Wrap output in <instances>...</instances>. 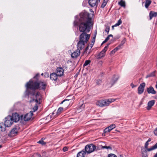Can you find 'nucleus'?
Returning <instances> with one entry per match:
<instances>
[{
    "instance_id": "f257e3e1",
    "label": "nucleus",
    "mask_w": 157,
    "mask_h": 157,
    "mask_svg": "<svg viewBox=\"0 0 157 157\" xmlns=\"http://www.w3.org/2000/svg\"><path fill=\"white\" fill-rule=\"evenodd\" d=\"M80 18L78 21L75 20L74 22V25L77 26L79 25V30L81 32L83 33L80 36V40L81 36H82V38L85 40L87 37H88L87 40V42L89 39L90 35L89 34H86L84 32L86 31L88 32L90 31V26L92 25L91 22V19L88 17V14L86 13H81L80 14Z\"/></svg>"
},
{
    "instance_id": "f03ea898",
    "label": "nucleus",
    "mask_w": 157,
    "mask_h": 157,
    "mask_svg": "<svg viewBox=\"0 0 157 157\" xmlns=\"http://www.w3.org/2000/svg\"><path fill=\"white\" fill-rule=\"evenodd\" d=\"M46 86L45 84L42 82H33L31 80H30L26 84V86L27 89H36L40 88L41 89H45Z\"/></svg>"
},
{
    "instance_id": "7ed1b4c3",
    "label": "nucleus",
    "mask_w": 157,
    "mask_h": 157,
    "mask_svg": "<svg viewBox=\"0 0 157 157\" xmlns=\"http://www.w3.org/2000/svg\"><path fill=\"white\" fill-rule=\"evenodd\" d=\"M83 35V34L81 36L80 40H79V41L78 43V49H79L80 50L82 49L83 48H84L85 44L87 43V40L88 39L89 37H87L86 38V39L85 40H83V39L82 38V36Z\"/></svg>"
},
{
    "instance_id": "20e7f679",
    "label": "nucleus",
    "mask_w": 157,
    "mask_h": 157,
    "mask_svg": "<svg viewBox=\"0 0 157 157\" xmlns=\"http://www.w3.org/2000/svg\"><path fill=\"white\" fill-rule=\"evenodd\" d=\"M19 128L15 127L13 128L8 134V136L10 137H13L16 136L18 133Z\"/></svg>"
},
{
    "instance_id": "39448f33",
    "label": "nucleus",
    "mask_w": 157,
    "mask_h": 157,
    "mask_svg": "<svg viewBox=\"0 0 157 157\" xmlns=\"http://www.w3.org/2000/svg\"><path fill=\"white\" fill-rule=\"evenodd\" d=\"M33 114V112L30 111L29 113L24 115H21V120H24L25 121H29L31 118Z\"/></svg>"
},
{
    "instance_id": "423d86ee",
    "label": "nucleus",
    "mask_w": 157,
    "mask_h": 157,
    "mask_svg": "<svg viewBox=\"0 0 157 157\" xmlns=\"http://www.w3.org/2000/svg\"><path fill=\"white\" fill-rule=\"evenodd\" d=\"M109 44L105 46L103 49L98 54L95 55V57L97 59H99L103 57L105 55V52L107 51Z\"/></svg>"
},
{
    "instance_id": "0eeeda50",
    "label": "nucleus",
    "mask_w": 157,
    "mask_h": 157,
    "mask_svg": "<svg viewBox=\"0 0 157 157\" xmlns=\"http://www.w3.org/2000/svg\"><path fill=\"white\" fill-rule=\"evenodd\" d=\"M96 148V146L93 144L86 145L85 147V150L87 153H90L94 151Z\"/></svg>"
},
{
    "instance_id": "6e6552de",
    "label": "nucleus",
    "mask_w": 157,
    "mask_h": 157,
    "mask_svg": "<svg viewBox=\"0 0 157 157\" xmlns=\"http://www.w3.org/2000/svg\"><path fill=\"white\" fill-rule=\"evenodd\" d=\"M13 122V121L11 118V116H9L6 118L4 123L7 127L10 126Z\"/></svg>"
},
{
    "instance_id": "1a4fd4ad",
    "label": "nucleus",
    "mask_w": 157,
    "mask_h": 157,
    "mask_svg": "<svg viewBox=\"0 0 157 157\" xmlns=\"http://www.w3.org/2000/svg\"><path fill=\"white\" fill-rule=\"evenodd\" d=\"M100 0H89V3L90 6L92 7H97Z\"/></svg>"
},
{
    "instance_id": "9d476101",
    "label": "nucleus",
    "mask_w": 157,
    "mask_h": 157,
    "mask_svg": "<svg viewBox=\"0 0 157 157\" xmlns=\"http://www.w3.org/2000/svg\"><path fill=\"white\" fill-rule=\"evenodd\" d=\"M148 142L147 141L146 142L144 146L145 149H146L148 151H151L153 150H155L157 148V143L153 146H152L150 148H148Z\"/></svg>"
},
{
    "instance_id": "9b49d317",
    "label": "nucleus",
    "mask_w": 157,
    "mask_h": 157,
    "mask_svg": "<svg viewBox=\"0 0 157 157\" xmlns=\"http://www.w3.org/2000/svg\"><path fill=\"white\" fill-rule=\"evenodd\" d=\"M35 98L33 99V101H35L37 104H40V100L41 96L40 93L39 92H37L35 95Z\"/></svg>"
},
{
    "instance_id": "f8f14e48",
    "label": "nucleus",
    "mask_w": 157,
    "mask_h": 157,
    "mask_svg": "<svg viewBox=\"0 0 157 157\" xmlns=\"http://www.w3.org/2000/svg\"><path fill=\"white\" fill-rule=\"evenodd\" d=\"M145 86V83L144 82H143L140 85L138 89V94H141L143 93Z\"/></svg>"
},
{
    "instance_id": "ddd939ff",
    "label": "nucleus",
    "mask_w": 157,
    "mask_h": 157,
    "mask_svg": "<svg viewBox=\"0 0 157 157\" xmlns=\"http://www.w3.org/2000/svg\"><path fill=\"white\" fill-rule=\"evenodd\" d=\"M115 101V99L113 98H109L108 99L103 100L104 106L109 105L110 103Z\"/></svg>"
},
{
    "instance_id": "4468645a",
    "label": "nucleus",
    "mask_w": 157,
    "mask_h": 157,
    "mask_svg": "<svg viewBox=\"0 0 157 157\" xmlns=\"http://www.w3.org/2000/svg\"><path fill=\"white\" fill-rule=\"evenodd\" d=\"M11 118H12L13 122L14 121L15 122H18L20 119L19 115L16 113L13 114L12 116H11Z\"/></svg>"
},
{
    "instance_id": "2eb2a0df",
    "label": "nucleus",
    "mask_w": 157,
    "mask_h": 157,
    "mask_svg": "<svg viewBox=\"0 0 157 157\" xmlns=\"http://www.w3.org/2000/svg\"><path fill=\"white\" fill-rule=\"evenodd\" d=\"M64 70L61 67L57 68L56 70V74L58 76H61L63 74Z\"/></svg>"
},
{
    "instance_id": "dca6fc26",
    "label": "nucleus",
    "mask_w": 157,
    "mask_h": 157,
    "mask_svg": "<svg viewBox=\"0 0 157 157\" xmlns=\"http://www.w3.org/2000/svg\"><path fill=\"white\" fill-rule=\"evenodd\" d=\"M80 50L78 49L71 54V57L73 58H76L80 55Z\"/></svg>"
},
{
    "instance_id": "f3484780",
    "label": "nucleus",
    "mask_w": 157,
    "mask_h": 157,
    "mask_svg": "<svg viewBox=\"0 0 157 157\" xmlns=\"http://www.w3.org/2000/svg\"><path fill=\"white\" fill-rule=\"evenodd\" d=\"M116 127L115 125L114 124H112L110 125L108 127L106 128L104 130V132L105 133H106L110 132L113 129L115 128Z\"/></svg>"
},
{
    "instance_id": "a211bd4d",
    "label": "nucleus",
    "mask_w": 157,
    "mask_h": 157,
    "mask_svg": "<svg viewBox=\"0 0 157 157\" xmlns=\"http://www.w3.org/2000/svg\"><path fill=\"white\" fill-rule=\"evenodd\" d=\"M155 102V100H152L149 101L147 103V110H150L152 107L154 105Z\"/></svg>"
},
{
    "instance_id": "6ab92c4d",
    "label": "nucleus",
    "mask_w": 157,
    "mask_h": 157,
    "mask_svg": "<svg viewBox=\"0 0 157 157\" xmlns=\"http://www.w3.org/2000/svg\"><path fill=\"white\" fill-rule=\"evenodd\" d=\"M8 134L7 135L5 132H1L0 133V139L2 140H5L8 136Z\"/></svg>"
},
{
    "instance_id": "aec40b11",
    "label": "nucleus",
    "mask_w": 157,
    "mask_h": 157,
    "mask_svg": "<svg viewBox=\"0 0 157 157\" xmlns=\"http://www.w3.org/2000/svg\"><path fill=\"white\" fill-rule=\"evenodd\" d=\"M147 91L148 94H156V91L154 90V88L151 86L147 88Z\"/></svg>"
},
{
    "instance_id": "412c9836",
    "label": "nucleus",
    "mask_w": 157,
    "mask_h": 157,
    "mask_svg": "<svg viewBox=\"0 0 157 157\" xmlns=\"http://www.w3.org/2000/svg\"><path fill=\"white\" fill-rule=\"evenodd\" d=\"M58 76L55 73H52L50 75V79L52 80L56 81Z\"/></svg>"
},
{
    "instance_id": "4be33fe9",
    "label": "nucleus",
    "mask_w": 157,
    "mask_h": 157,
    "mask_svg": "<svg viewBox=\"0 0 157 157\" xmlns=\"http://www.w3.org/2000/svg\"><path fill=\"white\" fill-rule=\"evenodd\" d=\"M141 150L142 157H147V151H148L143 147H142Z\"/></svg>"
},
{
    "instance_id": "5701e85b",
    "label": "nucleus",
    "mask_w": 157,
    "mask_h": 157,
    "mask_svg": "<svg viewBox=\"0 0 157 157\" xmlns=\"http://www.w3.org/2000/svg\"><path fill=\"white\" fill-rule=\"evenodd\" d=\"M6 127L5 124H4L3 123H0V130L2 132H5L6 130Z\"/></svg>"
},
{
    "instance_id": "b1692460",
    "label": "nucleus",
    "mask_w": 157,
    "mask_h": 157,
    "mask_svg": "<svg viewBox=\"0 0 157 157\" xmlns=\"http://www.w3.org/2000/svg\"><path fill=\"white\" fill-rule=\"evenodd\" d=\"M157 16V12L153 11H150L149 13L150 19L151 20L153 17H155Z\"/></svg>"
},
{
    "instance_id": "393cba45",
    "label": "nucleus",
    "mask_w": 157,
    "mask_h": 157,
    "mask_svg": "<svg viewBox=\"0 0 157 157\" xmlns=\"http://www.w3.org/2000/svg\"><path fill=\"white\" fill-rule=\"evenodd\" d=\"M86 155V152L82 151L78 153L77 155V157H84Z\"/></svg>"
},
{
    "instance_id": "a878e982",
    "label": "nucleus",
    "mask_w": 157,
    "mask_h": 157,
    "mask_svg": "<svg viewBox=\"0 0 157 157\" xmlns=\"http://www.w3.org/2000/svg\"><path fill=\"white\" fill-rule=\"evenodd\" d=\"M118 78V77L117 75H114L111 82V86L113 85L116 82Z\"/></svg>"
},
{
    "instance_id": "bb28decb",
    "label": "nucleus",
    "mask_w": 157,
    "mask_h": 157,
    "mask_svg": "<svg viewBox=\"0 0 157 157\" xmlns=\"http://www.w3.org/2000/svg\"><path fill=\"white\" fill-rule=\"evenodd\" d=\"M96 105L98 106L101 107L104 106L103 100H100L97 101L96 102Z\"/></svg>"
},
{
    "instance_id": "cd10ccee",
    "label": "nucleus",
    "mask_w": 157,
    "mask_h": 157,
    "mask_svg": "<svg viewBox=\"0 0 157 157\" xmlns=\"http://www.w3.org/2000/svg\"><path fill=\"white\" fill-rule=\"evenodd\" d=\"M151 1L150 0H145V7L147 9L149 6L151 4Z\"/></svg>"
},
{
    "instance_id": "c85d7f7f",
    "label": "nucleus",
    "mask_w": 157,
    "mask_h": 157,
    "mask_svg": "<svg viewBox=\"0 0 157 157\" xmlns=\"http://www.w3.org/2000/svg\"><path fill=\"white\" fill-rule=\"evenodd\" d=\"M156 72V71H155L152 72L151 73L148 74L147 75L146 78H147L149 77H154L155 76V73Z\"/></svg>"
},
{
    "instance_id": "c756f323",
    "label": "nucleus",
    "mask_w": 157,
    "mask_h": 157,
    "mask_svg": "<svg viewBox=\"0 0 157 157\" xmlns=\"http://www.w3.org/2000/svg\"><path fill=\"white\" fill-rule=\"evenodd\" d=\"M118 4L120 6L124 8L125 7V3L124 1L121 0L120 2H118Z\"/></svg>"
},
{
    "instance_id": "7c9ffc66",
    "label": "nucleus",
    "mask_w": 157,
    "mask_h": 157,
    "mask_svg": "<svg viewBox=\"0 0 157 157\" xmlns=\"http://www.w3.org/2000/svg\"><path fill=\"white\" fill-rule=\"evenodd\" d=\"M94 44L91 43V44H89L87 48H86L85 52L87 53L88 49H89L90 50L93 47Z\"/></svg>"
},
{
    "instance_id": "2f4dec72",
    "label": "nucleus",
    "mask_w": 157,
    "mask_h": 157,
    "mask_svg": "<svg viewBox=\"0 0 157 157\" xmlns=\"http://www.w3.org/2000/svg\"><path fill=\"white\" fill-rule=\"evenodd\" d=\"M121 48L120 47V46H118L117 47L115 48L113 50L111 51V53L112 54H114L118 50Z\"/></svg>"
},
{
    "instance_id": "473e14b6",
    "label": "nucleus",
    "mask_w": 157,
    "mask_h": 157,
    "mask_svg": "<svg viewBox=\"0 0 157 157\" xmlns=\"http://www.w3.org/2000/svg\"><path fill=\"white\" fill-rule=\"evenodd\" d=\"M108 1V0H104L102 3L101 6V7L104 8L106 5Z\"/></svg>"
},
{
    "instance_id": "72a5a7b5",
    "label": "nucleus",
    "mask_w": 157,
    "mask_h": 157,
    "mask_svg": "<svg viewBox=\"0 0 157 157\" xmlns=\"http://www.w3.org/2000/svg\"><path fill=\"white\" fill-rule=\"evenodd\" d=\"M110 37L113 38V36L112 34H110L106 37L105 40L102 43H106L107 41L109 39V37Z\"/></svg>"
},
{
    "instance_id": "f704fd0d",
    "label": "nucleus",
    "mask_w": 157,
    "mask_h": 157,
    "mask_svg": "<svg viewBox=\"0 0 157 157\" xmlns=\"http://www.w3.org/2000/svg\"><path fill=\"white\" fill-rule=\"evenodd\" d=\"M122 23V21L121 20L119 19L118 22L115 25V26L116 27L119 26Z\"/></svg>"
},
{
    "instance_id": "c9c22d12",
    "label": "nucleus",
    "mask_w": 157,
    "mask_h": 157,
    "mask_svg": "<svg viewBox=\"0 0 157 157\" xmlns=\"http://www.w3.org/2000/svg\"><path fill=\"white\" fill-rule=\"evenodd\" d=\"M63 109L62 107H60L59 108L57 111V114H59L60 113L63 111Z\"/></svg>"
},
{
    "instance_id": "e433bc0d",
    "label": "nucleus",
    "mask_w": 157,
    "mask_h": 157,
    "mask_svg": "<svg viewBox=\"0 0 157 157\" xmlns=\"http://www.w3.org/2000/svg\"><path fill=\"white\" fill-rule=\"evenodd\" d=\"M96 34H97V32H96L95 33L94 36V37L93 39L92 40V41H91L92 43H93V44H94V43L95 42V37H96Z\"/></svg>"
},
{
    "instance_id": "4c0bfd02",
    "label": "nucleus",
    "mask_w": 157,
    "mask_h": 157,
    "mask_svg": "<svg viewBox=\"0 0 157 157\" xmlns=\"http://www.w3.org/2000/svg\"><path fill=\"white\" fill-rule=\"evenodd\" d=\"M126 41V40L125 39H124L121 41V44L119 45V46H120V47L121 48V47L124 44Z\"/></svg>"
},
{
    "instance_id": "58836bf2",
    "label": "nucleus",
    "mask_w": 157,
    "mask_h": 157,
    "mask_svg": "<svg viewBox=\"0 0 157 157\" xmlns=\"http://www.w3.org/2000/svg\"><path fill=\"white\" fill-rule=\"evenodd\" d=\"M90 60H86L84 63L83 64L84 66H85L88 65V64H89L90 63Z\"/></svg>"
},
{
    "instance_id": "ea45409f",
    "label": "nucleus",
    "mask_w": 157,
    "mask_h": 157,
    "mask_svg": "<svg viewBox=\"0 0 157 157\" xmlns=\"http://www.w3.org/2000/svg\"><path fill=\"white\" fill-rule=\"evenodd\" d=\"M101 148L102 149L106 148L107 149H111V147L110 146H102Z\"/></svg>"
},
{
    "instance_id": "a19ab883",
    "label": "nucleus",
    "mask_w": 157,
    "mask_h": 157,
    "mask_svg": "<svg viewBox=\"0 0 157 157\" xmlns=\"http://www.w3.org/2000/svg\"><path fill=\"white\" fill-rule=\"evenodd\" d=\"M109 27L108 26L106 27L105 31L106 32H107V34L109 33Z\"/></svg>"
},
{
    "instance_id": "79ce46f5",
    "label": "nucleus",
    "mask_w": 157,
    "mask_h": 157,
    "mask_svg": "<svg viewBox=\"0 0 157 157\" xmlns=\"http://www.w3.org/2000/svg\"><path fill=\"white\" fill-rule=\"evenodd\" d=\"M108 157H117V156L114 154H111L108 155Z\"/></svg>"
},
{
    "instance_id": "37998d69",
    "label": "nucleus",
    "mask_w": 157,
    "mask_h": 157,
    "mask_svg": "<svg viewBox=\"0 0 157 157\" xmlns=\"http://www.w3.org/2000/svg\"><path fill=\"white\" fill-rule=\"evenodd\" d=\"M68 147H64L63 148V150L64 152L67 151L68 150Z\"/></svg>"
},
{
    "instance_id": "c03bdc74",
    "label": "nucleus",
    "mask_w": 157,
    "mask_h": 157,
    "mask_svg": "<svg viewBox=\"0 0 157 157\" xmlns=\"http://www.w3.org/2000/svg\"><path fill=\"white\" fill-rule=\"evenodd\" d=\"M38 143L42 145L45 144V143L43 140H40L38 142Z\"/></svg>"
},
{
    "instance_id": "a18cd8bd",
    "label": "nucleus",
    "mask_w": 157,
    "mask_h": 157,
    "mask_svg": "<svg viewBox=\"0 0 157 157\" xmlns=\"http://www.w3.org/2000/svg\"><path fill=\"white\" fill-rule=\"evenodd\" d=\"M85 107V105L84 104H82L80 106V109H83Z\"/></svg>"
},
{
    "instance_id": "49530a36",
    "label": "nucleus",
    "mask_w": 157,
    "mask_h": 157,
    "mask_svg": "<svg viewBox=\"0 0 157 157\" xmlns=\"http://www.w3.org/2000/svg\"><path fill=\"white\" fill-rule=\"evenodd\" d=\"M154 133L156 136H157V128L154 130Z\"/></svg>"
},
{
    "instance_id": "de8ad7c7",
    "label": "nucleus",
    "mask_w": 157,
    "mask_h": 157,
    "mask_svg": "<svg viewBox=\"0 0 157 157\" xmlns=\"http://www.w3.org/2000/svg\"><path fill=\"white\" fill-rule=\"evenodd\" d=\"M38 109V107L37 106H35L34 108H33V109H34V111H36Z\"/></svg>"
},
{
    "instance_id": "09e8293b",
    "label": "nucleus",
    "mask_w": 157,
    "mask_h": 157,
    "mask_svg": "<svg viewBox=\"0 0 157 157\" xmlns=\"http://www.w3.org/2000/svg\"><path fill=\"white\" fill-rule=\"evenodd\" d=\"M131 86H132V88H133L134 87H136V86L134 85L133 83H131Z\"/></svg>"
},
{
    "instance_id": "8fccbe9b",
    "label": "nucleus",
    "mask_w": 157,
    "mask_h": 157,
    "mask_svg": "<svg viewBox=\"0 0 157 157\" xmlns=\"http://www.w3.org/2000/svg\"><path fill=\"white\" fill-rule=\"evenodd\" d=\"M39 75L38 74H37L34 77V78H37V77Z\"/></svg>"
},
{
    "instance_id": "3c124183",
    "label": "nucleus",
    "mask_w": 157,
    "mask_h": 157,
    "mask_svg": "<svg viewBox=\"0 0 157 157\" xmlns=\"http://www.w3.org/2000/svg\"><path fill=\"white\" fill-rule=\"evenodd\" d=\"M151 138H149L148 140L147 141V142H149L151 141Z\"/></svg>"
},
{
    "instance_id": "603ef678",
    "label": "nucleus",
    "mask_w": 157,
    "mask_h": 157,
    "mask_svg": "<svg viewBox=\"0 0 157 157\" xmlns=\"http://www.w3.org/2000/svg\"><path fill=\"white\" fill-rule=\"evenodd\" d=\"M116 27L115 26V25H113L112 26V29H114V27Z\"/></svg>"
},
{
    "instance_id": "864d4df0",
    "label": "nucleus",
    "mask_w": 157,
    "mask_h": 157,
    "mask_svg": "<svg viewBox=\"0 0 157 157\" xmlns=\"http://www.w3.org/2000/svg\"><path fill=\"white\" fill-rule=\"evenodd\" d=\"M154 157H157V153L156 154L154 155Z\"/></svg>"
},
{
    "instance_id": "5fc2aeb1",
    "label": "nucleus",
    "mask_w": 157,
    "mask_h": 157,
    "mask_svg": "<svg viewBox=\"0 0 157 157\" xmlns=\"http://www.w3.org/2000/svg\"><path fill=\"white\" fill-rule=\"evenodd\" d=\"M155 87L157 89V83H156V84L155 85Z\"/></svg>"
},
{
    "instance_id": "6e6d98bb",
    "label": "nucleus",
    "mask_w": 157,
    "mask_h": 157,
    "mask_svg": "<svg viewBox=\"0 0 157 157\" xmlns=\"http://www.w3.org/2000/svg\"><path fill=\"white\" fill-rule=\"evenodd\" d=\"M100 64H102V61H101L100 62Z\"/></svg>"
},
{
    "instance_id": "4d7b16f0",
    "label": "nucleus",
    "mask_w": 157,
    "mask_h": 157,
    "mask_svg": "<svg viewBox=\"0 0 157 157\" xmlns=\"http://www.w3.org/2000/svg\"><path fill=\"white\" fill-rule=\"evenodd\" d=\"M90 53V51H89L88 52V54H89Z\"/></svg>"
},
{
    "instance_id": "13d9d810",
    "label": "nucleus",
    "mask_w": 157,
    "mask_h": 157,
    "mask_svg": "<svg viewBox=\"0 0 157 157\" xmlns=\"http://www.w3.org/2000/svg\"><path fill=\"white\" fill-rule=\"evenodd\" d=\"M64 101H65V100L63 101L62 102V103Z\"/></svg>"
},
{
    "instance_id": "bf43d9fd",
    "label": "nucleus",
    "mask_w": 157,
    "mask_h": 157,
    "mask_svg": "<svg viewBox=\"0 0 157 157\" xmlns=\"http://www.w3.org/2000/svg\"><path fill=\"white\" fill-rule=\"evenodd\" d=\"M2 147V146L1 145H0V148H1Z\"/></svg>"
},
{
    "instance_id": "052dcab7",
    "label": "nucleus",
    "mask_w": 157,
    "mask_h": 157,
    "mask_svg": "<svg viewBox=\"0 0 157 157\" xmlns=\"http://www.w3.org/2000/svg\"><path fill=\"white\" fill-rule=\"evenodd\" d=\"M43 75V73H42V74H41V75Z\"/></svg>"
}]
</instances>
